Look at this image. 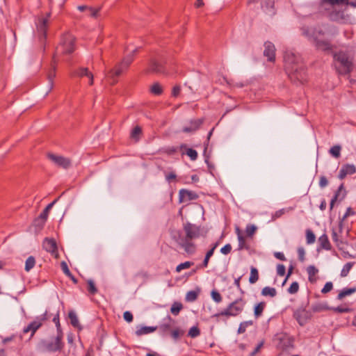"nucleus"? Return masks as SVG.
I'll list each match as a JSON object with an SVG mask.
<instances>
[{"label":"nucleus","instance_id":"nucleus-1","mask_svg":"<svg viewBox=\"0 0 356 356\" xmlns=\"http://www.w3.org/2000/svg\"><path fill=\"white\" fill-rule=\"evenodd\" d=\"M284 61L285 70L291 81L302 84L307 81L306 68L299 55H296L291 51H286Z\"/></svg>","mask_w":356,"mask_h":356},{"label":"nucleus","instance_id":"nucleus-2","mask_svg":"<svg viewBox=\"0 0 356 356\" xmlns=\"http://www.w3.org/2000/svg\"><path fill=\"white\" fill-rule=\"evenodd\" d=\"M184 231L185 236H179L177 243L187 254H193L197 250L193 240L200 236V227L195 224L186 222L184 225Z\"/></svg>","mask_w":356,"mask_h":356},{"label":"nucleus","instance_id":"nucleus-3","mask_svg":"<svg viewBox=\"0 0 356 356\" xmlns=\"http://www.w3.org/2000/svg\"><path fill=\"white\" fill-rule=\"evenodd\" d=\"M333 58L335 70L339 74L346 75L353 71L354 56L349 51L334 52Z\"/></svg>","mask_w":356,"mask_h":356},{"label":"nucleus","instance_id":"nucleus-4","mask_svg":"<svg viewBox=\"0 0 356 356\" xmlns=\"http://www.w3.org/2000/svg\"><path fill=\"white\" fill-rule=\"evenodd\" d=\"M138 50V48L134 49L130 54L127 55L120 63H118L113 69L109 71L107 77L111 79V84H115L117 82V78L129 68V65L134 61V54H136Z\"/></svg>","mask_w":356,"mask_h":356},{"label":"nucleus","instance_id":"nucleus-5","mask_svg":"<svg viewBox=\"0 0 356 356\" xmlns=\"http://www.w3.org/2000/svg\"><path fill=\"white\" fill-rule=\"evenodd\" d=\"M75 49V38L71 33H66L61 37L60 42L56 49V57L58 55L70 54Z\"/></svg>","mask_w":356,"mask_h":356},{"label":"nucleus","instance_id":"nucleus-6","mask_svg":"<svg viewBox=\"0 0 356 356\" xmlns=\"http://www.w3.org/2000/svg\"><path fill=\"white\" fill-rule=\"evenodd\" d=\"M246 301L243 298H238L234 302H231L225 309L214 314L213 317H219L220 316H225L227 317L236 316L242 313Z\"/></svg>","mask_w":356,"mask_h":356},{"label":"nucleus","instance_id":"nucleus-7","mask_svg":"<svg viewBox=\"0 0 356 356\" xmlns=\"http://www.w3.org/2000/svg\"><path fill=\"white\" fill-rule=\"evenodd\" d=\"M50 13L47 15L46 17H40L36 22V32L38 40L40 42V49L42 51L45 50V40L47 37V31L49 26V17Z\"/></svg>","mask_w":356,"mask_h":356},{"label":"nucleus","instance_id":"nucleus-8","mask_svg":"<svg viewBox=\"0 0 356 356\" xmlns=\"http://www.w3.org/2000/svg\"><path fill=\"white\" fill-rule=\"evenodd\" d=\"M275 340L277 341V347L280 350H287L289 348H293L294 339L286 333L277 334L275 337Z\"/></svg>","mask_w":356,"mask_h":356},{"label":"nucleus","instance_id":"nucleus-9","mask_svg":"<svg viewBox=\"0 0 356 356\" xmlns=\"http://www.w3.org/2000/svg\"><path fill=\"white\" fill-rule=\"evenodd\" d=\"M293 316L300 326H304L312 318V314L305 308L300 307L293 312Z\"/></svg>","mask_w":356,"mask_h":356},{"label":"nucleus","instance_id":"nucleus-10","mask_svg":"<svg viewBox=\"0 0 356 356\" xmlns=\"http://www.w3.org/2000/svg\"><path fill=\"white\" fill-rule=\"evenodd\" d=\"M176 321L170 316L168 315L164 319L162 323L157 326V330L160 334L163 337H165L171 332V330L174 328V325Z\"/></svg>","mask_w":356,"mask_h":356},{"label":"nucleus","instance_id":"nucleus-11","mask_svg":"<svg viewBox=\"0 0 356 356\" xmlns=\"http://www.w3.org/2000/svg\"><path fill=\"white\" fill-rule=\"evenodd\" d=\"M302 34L310 40L318 39V37L324 35L323 30L318 27L303 26L301 28Z\"/></svg>","mask_w":356,"mask_h":356},{"label":"nucleus","instance_id":"nucleus-12","mask_svg":"<svg viewBox=\"0 0 356 356\" xmlns=\"http://www.w3.org/2000/svg\"><path fill=\"white\" fill-rule=\"evenodd\" d=\"M47 158L58 168L68 169L72 165L71 160L63 156L49 153L47 154Z\"/></svg>","mask_w":356,"mask_h":356},{"label":"nucleus","instance_id":"nucleus-13","mask_svg":"<svg viewBox=\"0 0 356 356\" xmlns=\"http://www.w3.org/2000/svg\"><path fill=\"white\" fill-rule=\"evenodd\" d=\"M43 248L55 258H58L59 254L56 241L53 238H45L42 242Z\"/></svg>","mask_w":356,"mask_h":356},{"label":"nucleus","instance_id":"nucleus-14","mask_svg":"<svg viewBox=\"0 0 356 356\" xmlns=\"http://www.w3.org/2000/svg\"><path fill=\"white\" fill-rule=\"evenodd\" d=\"M44 348L49 352L60 351L64 346V343L60 340V337H56L54 341L43 342Z\"/></svg>","mask_w":356,"mask_h":356},{"label":"nucleus","instance_id":"nucleus-15","mask_svg":"<svg viewBox=\"0 0 356 356\" xmlns=\"http://www.w3.org/2000/svg\"><path fill=\"white\" fill-rule=\"evenodd\" d=\"M198 195L191 191H188L187 189L182 188L179 190V203L191 201V200H195L198 198Z\"/></svg>","mask_w":356,"mask_h":356},{"label":"nucleus","instance_id":"nucleus-16","mask_svg":"<svg viewBox=\"0 0 356 356\" xmlns=\"http://www.w3.org/2000/svg\"><path fill=\"white\" fill-rule=\"evenodd\" d=\"M72 76H76L79 78L82 77H88L89 79V84L92 86L93 84L94 78L92 73L89 71L88 67H79L76 70H74L72 72Z\"/></svg>","mask_w":356,"mask_h":356},{"label":"nucleus","instance_id":"nucleus-17","mask_svg":"<svg viewBox=\"0 0 356 356\" xmlns=\"http://www.w3.org/2000/svg\"><path fill=\"white\" fill-rule=\"evenodd\" d=\"M275 45L269 41L264 43V56L267 58L270 62H275Z\"/></svg>","mask_w":356,"mask_h":356},{"label":"nucleus","instance_id":"nucleus-18","mask_svg":"<svg viewBox=\"0 0 356 356\" xmlns=\"http://www.w3.org/2000/svg\"><path fill=\"white\" fill-rule=\"evenodd\" d=\"M356 172V167L353 164L346 163L342 165L339 170V178L343 179L348 175H353Z\"/></svg>","mask_w":356,"mask_h":356},{"label":"nucleus","instance_id":"nucleus-19","mask_svg":"<svg viewBox=\"0 0 356 356\" xmlns=\"http://www.w3.org/2000/svg\"><path fill=\"white\" fill-rule=\"evenodd\" d=\"M204 120L202 118L191 120L188 126L183 128L182 131L184 133H191L197 131L203 124Z\"/></svg>","mask_w":356,"mask_h":356},{"label":"nucleus","instance_id":"nucleus-20","mask_svg":"<svg viewBox=\"0 0 356 356\" xmlns=\"http://www.w3.org/2000/svg\"><path fill=\"white\" fill-rule=\"evenodd\" d=\"M42 326L41 321H38V318L30 323L26 327H25L23 330L24 333H28L29 332H31V336L33 337L35 332Z\"/></svg>","mask_w":356,"mask_h":356},{"label":"nucleus","instance_id":"nucleus-21","mask_svg":"<svg viewBox=\"0 0 356 356\" xmlns=\"http://www.w3.org/2000/svg\"><path fill=\"white\" fill-rule=\"evenodd\" d=\"M56 202V200L49 204L37 218V221H41V226H44L45 225V222L49 216V211L51 210V209L52 208Z\"/></svg>","mask_w":356,"mask_h":356},{"label":"nucleus","instance_id":"nucleus-22","mask_svg":"<svg viewBox=\"0 0 356 356\" xmlns=\"http://www.w3.org/2000/svg\"><path fill=\"white\" fill-rule=\"evenodd\" d=\"M316 47L322 51H329L332 49V45L327 40L316 39L312 40Z\"/></svg>","mask_w":356,"mask_h":356},{"label":"nucleus","instance_id":"nucleus-23","mask_svg":"<svg viewBox=\"0 0 356 356\" xmlns=\"http://www.w3.org/2000/svg\"><path fill=\"white\" fill-rule=\"evenodd\" d=\"M56 64H57L56 57V55H54L53 58H52V61L51 63V68L47 74V78L49 81L51 88L52 87V85H53V80H54V77L56 76Z\"/></svg>","mask_w":356,"mask_h":356},{"label":"nucleus","instance_id":"nucleus-24","mask_svg":"<svg viewBox=\"0 0 356 356\" xmlns=\"http://www.w3.org/2000/svg\"><path fill=\"white\" fill-rule=\"evenodd\" d=\"M148 70L151 72L160 74L164 72V67L161 63L153 59L150 61Z\"/></svg>","mask_w":356,"mask_h":356},{"label":"nucleus","instance_id":"nucleus-25","mask_svg":"<svg viewBox=\"0 0 356 356\" xmlns=\"http://www.w3.org/2000/svg\"><path fill=\"white\" fill-rule=\"evenodd\" d=\"M180 150L185 149V152H182V154H186L187 156L190 157L192 161H195L197 159L198 154L196 150L192 148H188L187 145L185 143H182L179 146Z\"/></svg>","mask_w":356,"mask_h":356},{"label":"nucleus","instance_id":"nucleus-26","mask_svg":"<svg viewBox=\"0 0 356 356\" xmlns=\"http://www.w3.org/2000/svg\"><path fill=\"white\" fill-rule=\"evenodd\" d=\"M307 272L308 274V280L310 283H315L317 281L316 275L318 273V270L313 265H310L307 268Z\"/></svg>","mask_w":356,"mask_h":356},{"label":"nucleus","instance_id":"nucleus-27","mask_svg":"<svg viewBox=\"0 0 356 356\" xmlns=\"http://www.w3.org/2000/svg\"><path fill=\"white\" fill-rule=\"evenodd\" d=\"M157 330V326H140L138 327L136 331L137 336H142L154 332Z\"/></svg>","mask_w":356,"mask_h":356},{"label":"nucleus","instance_id":"nucleus-28","mask_svg":"<svg viewBox=\"0 0 356 356\" xmlns=\"http://www.w3.org/2000/svg\"><path fill=\"white\" fill-rule=\"evenodd\" d=\"M318 243L320 248L322 249L330 250L332 248L331 244L328 239V236L326 234H323L318 238Z\"/></svg>","mask_w":356,"mask_h":356},{"label":"nucleus","instance_id":"nucleus-29","mask_svg":"<svg viewBox=\"0 0 356 356\" xmlns=\"http://www.w3.org/2000/svg\"><path fill=\"white\" fill-rule=\"evenodd\" d=\"M356 292V288H344L343 289L337 296V300H342L345 297L350 296Z\"/></svg>","mask_w":356,"mask_h":356},{"label":"nucleus","instance_id":"nucleus-30","mask_svg":"<svg viewBox=\"0 0 356 356\" xmlns=\"http://www.w3.org/2000/svg\"><path fill=\"white\" fill-rule=\"evenodd\" d=\"M184 330H183L181 327H175L171 330L170 335L172 339L177 341L184 334Z\"/></svg>","mask_w":356,"mask_h":356},{"label":"nucleus","instance_id":"nucleus-31","mask_svg":"<svg viewBox=\"0 0 356 356\" xmlns=\"http://www.w3.org/2000/svg\"><path fill=\"white\" fill-rule=\"evenodd\" d=\"M68 317L70 318L71 325L74 327L81 329V325H80L78 317L74 311L69 312Z\"/></svg>","mask_w":356,"mask_h":356},{"label":"nucleus","instance_id":"nucleus-32","mask_svg":"<svg viewBox=\"0 0 356 356\" xmlns=\"http://www.w3.org/2000/svg\"><path fill=\"white\" fill-rule=\"evenodd\" d=\"M266 302H260L258 304H257L254 308V315L255 318H259L262 315V313L266 307Z\"/></svg>","mask_w":356,"mask_h":356},{"label":"nucleus","instance_id":"nucleus-33","mask_svg":"<svg viewBox=\"0 0 356 356\" xmlns=\"http://www.w3.org/2000/svg\"><path fill=\"white\" fill-rule=\"evenodd\" d=\"M238 250H250V245L248 244V239H247V237L245 236L244 235H243L242 236H239V238H238Z\"/></svg>","mask_w":356,"mask_h":356},{"label":"nucleus","instance_id":"nucleus-34","mask_svg":"<svg viewBox=\"0 0 356 356\" xmlns=\"http://www.w3.org/2000/svg\"><path fill=\"white\" fill-rule=\"evenodd\" d=\"M258 1H260L261 8L264 9L272 8L275 3V0H249V3Z\"/></svg>","mask_w":356,"mask_h":356},{"label":"nucleus","instance_id":"nucleus-35","mask_svg":"<svg viewBox=\"0 0 356 356\" xmlns=\"http://www.w3.org/2000/svg\"><path fill=\"white\" fill-rule=\"evenodd\" d=\"M261 295L264 296L275 297L277 295V291L275 288L266 286L261 290Z\"/></svg>","mask_w":356,"mask_h":356},{"label":"nucleus","instance_id":"nucleus-36","mask_svg":"<svg viewBox=\"0 0 356 356\" xmlns=\"http://www.w3.org/2000/svg\"><path fill=\"white\" fill-rule=\"evenodd\" d=\"M179 149H180L179 147L169 146L161 149L160 152L167 155L172 156L177 153Z\"/></svg>","mask_w":356,"mask_h":356},{"label":"nucleus","instance_id":"nucleus-37","mask_svg":"<svg viewBox=\"0 0 356 356\" xmlns=\"http://www.w3.org/2000/svg\"><path fill=\"white\" fill-rule=\"evenodd\" d=\"M330 18L333 21H340L344 19V13L343 11H332L330 14Z\"/></svg>","mask_w":356,"mask_h":356},{"label":"nucleus","instance_id":"nucleus-38","mask_svg":"<svg viewBox=\"0 0 356 356\" xmlns=\"http://www.w3.org/2000/svg\"><path fill=\"white\" fill-rule=\"evenodd\" d=\"M35 265V259L33 256H30L27 258L25 262V270L29 272Z\"/></svg>","mask_w":356,"mask_h":356},{"label":"nucleus","instance_id":"nucleus-39","mask_svg":"<svg viewBox=\"0 0 356 356\" xmlns=\"http://www.w3.org/2000/svg\"><path fill=\"white\" fill-rule=\"evenodd\" d=\"M257 227L254 225L249 224L245 228V234L247 238H252L254 235Z\"/></svg>","mask_w":356,"mask_h":356},{"label":"nucleus","instance_id":"nucleus-40","mask_svg":"<svg viewBox=\"0 0 356 356\" xmlns=\"http://www.w3.org/2000/svg\"><path fill=\"white\" fill-rule=\"evenodd\" d=\"M150 92L155 95H161L163 90L162 86L159 83H154L150 87Z\"/></svg>","mask_w":356,"mask_h":356},{"label":"nucleus","instance_id":"nucleus-41","mask_svg":"<svg viewBox=\"0 0 356 356\" xmlns=\"http://www.w3.org/2000/svg\"><path fill=\"white\" fill-rule=\"evenodd\" d=\"M259 280V273L256 268L252 267L249 282L250 284H254Z\"/></svg>","mask_w":356,"mask_h":356},{"label":"nucleus","instance_id":"nucleus-42","mask_svg":"<svg viewBox=\"0 0 356 356\" xmlns=\"http://www.w3.org/2000/svg\"><path fill=\"white\" fill-rule=\"evenodd\" d=\"M253 325L252 321H243L240 323L238 329V334H243L246 331V329L248 327L251 326Z\"/></svg>","mask_w":356,"mask_h":356},{"label":"nucleus","instance_id":"nucleus-43","mask_svg":"<svg viewBox=\"0 0 356 356\" xmlns=\"http://www.w3.org/2000/svg\"><path fill=\"white\" fill-rule=\"evenodd\" d=\"M182 308L183 305L181 302H175L172 304L170 308V312L173 315L177 316L179 314Z\"/></svg>","mask_w":356,"mask_h":356},{"label":"nucleus","instance_id":"nucleus-44","mask_svg":"<svg viewBox=\"0 0 356 356\" xmlns=\"http://www.w3.org/2000/svg\"><path fill=\"white\" fill-rule=\"evenodd\" d=\"M328 309L325 304L316 303L312 306V310L313 312H321Z\"/></svg>","mask_w":356,"mask_h":356},{"label":"nucleus","instance_id":"nucleus-45","mask_svg":"<svg viewBox=\"0 0 356 356\" xmlns=\"http://www.w3.org/2000/svg\"><path fill=\"white\" fill-rule=\"evenodd\" d=\"M306 240H307V244H312L315 242V240H316V236L315 234H314V232L309 229H307L306 230Z\"/></svg>","mask_w":356,"mask_h":356},{"label":"nucleus","instance_id":"nucleus-46","mask_svg":"<svg viewBox=\"0 0 356 356\" xmlns=\"http://www.w3.org/2000/svg\"><path fill=\"white\" fill-rule=\"evenodd\" d=\"M88 284V291L91 295H95L97 293L98 290L96 287L95 282L92 280H88L87 281Z\"/></svg>","mask_w":356,"mask_h":356},{"label":"nucleus","instance_id":"nucleus-47","mask_svg":"<svg viewBox=\"0 0 356 356\" xmlns=\"http://www.w3.org/2000/svg\"><path fill=\"white\" fill-rule=\"evenodd\" d=\"M343 190V184H341L338 190L337 191L335 195H334V197L332 198L331 200V202H330V209L332 210L334 207V203L336 202V201L337 200L338 197H339V193Z\"/></svg>","mask_w":356,"mask_h":356},{"label":"nucleus","instance_id":"nucleus-48","mask_svg":"<svg viewBox=\"0 0 356 356\" xmlns=\"http://www.w3.org/2000/svg\"><path fill=\"white\" fill-rule=\"evenodd\" d=\"M194 263L192 262V261H185L184 263H181L180 264H179L177 268H176V271L177 273H179L181 272L182 270L184 269H187V268H191L192 266H193Z\"/></svg>","mask_w":356,"mask_h":356},{"label":"nucleus","instance_id":"nucleus-49","mask_svg":"<svg viewBox=\"0 0 356 356\" xmlns=\"http://www.w3.org/2000/svg\"><path fill=\"white\" fill-rule=\"evenodd\" d=\"M341 146L340 145H334L333 147H332L330 150H329V152L330 153V154H332L334 157L335 158H339L340 157V152H341Z\"/></svg>","mask_w":356,"mask_h":356},{"label":"nucleus","instance_id":"nucleus-50","mask_svg":"<svg viewBox=\"0 0 356 356\" xmlns=\"http://www.w3.org/2000/svg\"><path fill=\"white\" fill-rule=\"evenodd\" d=\"M353 266V262H348V263H346L341 271V277H346L348 275V274L349 273V271L351 270L352 267Z\"/></svg>","mask_w":356,"mask_h":356},{"label":"nucleus","instance_id":"nucleus-51","mask_svg":"<svg viewBox=\"0 0 356 356\" xmlns=\"http://www.w3.org/2000/svg\"><path fill=\"white\" fill-rule=\"evenodd\" d=\"M142 134V129L139 126L135 127L131 133V137L136 140H138L140 134Z\"/></svg>","mask_w":356,"mask_h":356},{"label":"nucleus","instance_id":"nucleus-52","mask_svg":"<svg viewBox=\"0 0 356 356\" xmlns=\"http://www.w3.org/2000/svg\"><path fill=\"white\" fill-rule=\"evenodd\" d=\"M321 2L323 3H328L332 6L334 5H343L348 3V0H322Z\"/></svg>","mask_w":356,"mask_h":356},{"label":"nucleus","instance_id":"nucleus-53","mask_svg":"<svg viewBox=\"0 0 356 356\" xmlns=\"http://www.w3.org/2000/svg\"><path fill=\"white\" fill-rule=\"evenodd\" d=\"M200 334V330L198 328L197 326H193L191 328H190L188 336H189L191 338H195L198 337Z\"/></svg>","mask_w":356,"mask_h":356},{"label":"nucleus","instance_id":"nucleus-54","mask_svg":"<svg viewBox=\"0 0 356 356\" xmlns=\"http://www.w3.org/2000/svg\"><path fill=\"white\" fill-rule=\"evenodd\" d=\"M198 296V293L195 291H190L186 293V300L189 302L195 301Z\"/></svg>","mask_w":356,"mask_h":356},{"label":"nucleus","instance_id":"nucleus-55","mask_svg":"<svg viewBox=\"0 0 356 356\" xmlns=\"http://www.w3.org/2000/svg\"><path fill=\"white\" fill-rule=\"evenodd\" d=\"M211 296L213 298V300L217 302V303H219L222 301V296L220 295V293L216 291V290H213L211 293Z\"/></svg>","mask_w":356,"mask_h":356},{"label":"nucleus","instance_id":"nucleus-56","mask_svg":"<svg viewBox=\"0 0 356 356\" xmlns=\"http://www.w3.org/2000/svg\"><path fill=\"white\" fill-rule=\"evenodd\" d=\"M299 290V284L297 282H293L288 289V293L290 294L296 293Z\"/></svg>","mask_w":356,"mask_h":356},{"label":"nucleus","instance_id":"nucleus-57","mask_svg":"<svg viewBox=\"0 0 356 356\" xmlns=\"http://www.w3.org/2000/svg\"><path fill=\"white\" fill-rule=\"evenodd\" d=\"M333 289V284L331 282H327L324 285L323 288L321 290V293L325 294L330 291H331Z\"/></svg>","mask_w":356,"mask_h":356},{"label":"nucleus","instance_id":"nucleus-58","mask_svg":"<svg viewBox=\"0 0 356 356\" xmlns=\"http://www.w3.org/2000/svg\"><path fill=\"white\" fill-rule=\"evenodd\" d=\"M332 239L337 246L342 243V241L339 239L338 233L334 229H332Z\"/></svg>","mask_w":356,"mask_h":356},{"label":"nucleus","instance_id":"nucleus-59","mask_svg":"<svg viewBox=\"0 0 356 356\" xmlns=\"http://www.w3.org/2000/svg\"><path fill=\"white\" fill-rule=\"evenodd\" d=\"M60 267H61V269L63 271V273L67 275V276H72V273L68 268V266L67 264V263L65 261H62L60 263Z\"/></svg>","mask_w":356,"mask_h":356},{"label":"nucleus","instance_id":"nucleus-60","mask_svg":"<svg viewBox=\"0 0 356 356\" xmlns=\"http://www.w3.org/2000/svg\"><path fill=\"white\" fill-rule=\"evenodd\" d=\"M298 259L301 261V262H303L305 261V249L302 248V247H299L298 248Z\"/></svg>","mask_w":356,"mask_h":356},{"label":"nucleus","instance_id":"nucleus-61","mask_svg":"<svg viewBox=\"0 0 356 356\" xmlns=\"http://www.w3.org/2000/svg\"><path fill=\"white\" fill-rule=\"evenodd\" d=\"M100 10H101V8H93L92 7H90V8H88L89 15L92 17L96 18V17H97L98 13L100 11Z\"/></svg>","mask_w":356,"mask_h":356},{"label":"nucleus","instance_id":"nucleus-62","mask_svg":"<svg viewBox=\"0 0 356 356\" xmlns=\"http://www.w3.org/2000/svg\"><path fill=\"white\" fill-rule=\"evenodd\" d=\"M334 311L338 313H348L350 312L351 309L346 306H339L337 307L334 308Z\"/></svg>","mask_w":356,"mask_h":356},{"label":"nucleus","instance_id":"nucleus-63","mask_svg":"<svg viewBox=\"0 0 356 356\" xmlns=\"http://www.w3.org/2000/svg\"><path fill=\"white\" fill-rule=\"evenodd\" d=\"M277 273L280 276H284L286 273V268L283 264H278L277 266Z\"/></svg>","mask_w":356,"mask_h":356},{"label":"nucleus","instance_id":"nucleus-64","mask_svg":"<svg viewBox=\"0 0 356 356\" xmlns=\"http://www.w3.org/2000/svg\"><path fill=\"white\" fill-rule=\"evenodd\" d=\"M264 343V341L259 342L256 346V348L254 349V350L250 354L249 356H254L256 354H257L260 351L261 348L263 347Z\"/></svg>","mask_w":356,"mask_h":356}]
</instances>
